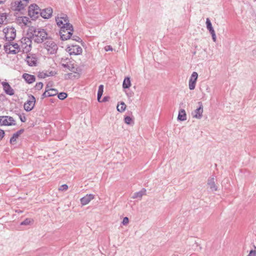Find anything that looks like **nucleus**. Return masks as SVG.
Returning <instances> with one entry per match:
<instances>
[{
    "label": "nucleus",
    "mask_w": 256,
    "mask_h": 256,
    "mask_svg": "<svg viewBox=\"0 0 256 256\" xmlns=\"http://www.w3.org/2000/svg\"><path fill=\"white\" fill-rule=\"evenodd\" d=\"M32 34L34 41L38 44L42 43L44 40L48 39L47 32L42 28H34L32 31Z\"/></svg>",
    "instance_id": "nucleus-1"
},
{
    "label": "nucleus",
    "mask_w": 256,
    "mask_h": 256,
    "mask_svg": "<svg viewBox=\"0 0 256 256\" xmlns=\"http://www.w3.org/2000/svg\"><path fill=\"white\" fill-rule=\"evenodd\" d=\"M74 31L72 24H68L67 26H62L60 30V35L62 40H66L72 36Z\"/></svg>",
    "instance_id": "nucleus-2"
},
{
    "label": "nucleus",
    "mask_w": 256,
    "mask_h": 256,
    "mask_svg": "<svg viewBox=\"0 0 256 256\" xmlns=\"http://www.w3.org/2000/svg\"><path fill=\"white\" fill-rule=\"evenodd\" d=\"M32 40L28 37H24L20 40V48L24 53H28L32 49Z\"/></svg>",
    "instance_id": "nucleus-3"
},
{
    "label": "nucleus",
    "mask_w": 256,
    "mask_h": 256,
    "mask_svg": "<svg viewBox=\"0 0 256 256\" xmlns=\"http://www.w3.org/2000/svg\"><path fill=\"white\" fill-rule=\"evenodd\" d=\"M44 48L51 54H56L58 48L57 44L52 39L46 40L44 43Z\"/></svg>",
    "instance_id": "nucleus-4"
},
{
    "label": "nucleus",
    "mask_w": 256,
    "mask_h": 256,
    "mask_svg": "<svg viewBox=\"0 0 256 256\" xmlns=\"http://www.w3.org/2000/svg\"><path fill=\"white\" fill-rule=\"evenodd\" d=\"M3 32L6 40L8 41L13 40L16 36V30L13 27L8 26L3 30Z\"/></svg>",
    "instance_id": "nucleus-5"
},
{
    "label": "nucleus",
    "mask_w": 256,
    "mask_h": 256,
    "mask_svg": "<svg viewBox=\"0 0 256 256\" xmlns=\"http://www.w3.org/2000/svg\"><path fill=\"white\" fill-rule=\"evenodd\" d=\"M62 66L66 69L76 73L77 71V68H76V64H74V60H71L70 59L66 58L64 60L62 61Z\"/></svg>",
    "instance_id": "nucleus-6"
},
{
    "label": "nucleus",
    "mask_w": 256,
    "mask_h": 256,
    "mask_svg": "<svg viewBox=\"0 0 256 256\" xmlns=\"http://www.w3.org/2000/svg\"><path fill=\"white\" fill-rule=\"evenodd\" d=\"M40 11L41 10L37 4H32L28 8V15L32 18H36L40 14Z\"/></svg>",
    "instance_id": "nucleus-7"
},
{
    "label": "nucleus",
    "mask_w": 256,
    "mask_h": 256,
    "mask_svg": "<svg viewBox=\"0 0 256 256\" xmlns=\"http://www.w3.org/2000/svg\"><path fill=\"white\" fill-rule=\"evenodd\" d=\"M15 120L10 116H0V126H14Z\"/></svg>",
    "instance_id": "nucleus-8"
},
{
    "label": "nucleus",
    "mask_w": 256,
    "mask_h": 256,
    "mask_svg": "<svg viewBox=\"0 0 256 256\" xmlns=\"http://www.w3.org/2000/svg\"><path fill=\"white\" fill-rule=\"evenodd\" d=\"M36 102L34 96L30 95L28 100L24 104V108L26 112H30L34 108Z\"/></svg>",
    "instance_id": "nucleus-9"
},
{
    "label": "nucleus",
    "mask_w": 256,
    "mask_h": 256,
    "mask_svg": "<svg viewBox=\"0 0 256 256\" xmlns=\"http://www.w3.org/2000/svg\"><path fill=\"white\" fill-rule=\"evenodd\" d=\"M25 60L29 66H35L37 64L38 58L36 54H27Z\"/></svg>",
    "instance_id": "nucleus-10"
},
{
    "label": "nucleus",
    "mask_w": 256,
    "mask_h": 256,
    "mask_svg": "<svg viewBox=\"0 0 256 256\" xmlns=\"http://www.w3.org/2000/svg\"><path fill=\"white\" fill-rule=\"evenodd\" d=\"M27 6L26 2H22V0H18L12 4V8L14 10L20 11Z\"/></svg>",
    "instance_id": "nucleus-11"
},
{
    "label": "nucleus",
    "mask_w": 256,
    "mask_h": 256,
    "mask_svg": "<svg viewBox=\"0 0 256 256\" xmlns=\"http://www.w3.org/2000/svg\"><path fill=\"white\" fill-rule=\"evenodd\" d=\"M56 20L57 25L61 28L62 26H67L68 24H71L69 23V20L66 15H64L62 16L56 18Z\"/></svg>",
    "instance_id": "nucleus-12"
},
{
    "label": "nucleus",
    "mask_w": 256,
    "mask_h": 256,
    "mask_svg": "<svg viewBox=\"0 0 256 256\" xmlns=\"http://www.w3.org/2000/svg\"><path fill=\"white\" fill-rule=\"evenodd\" d=\"M68 50L71 55L74 54L75 55L80 54L82 52V48L78 45L72 44L71 46H68L67 48Z\"/></svg>",
    "instance_id": "nucleus-13"
},
{
    "label": "nucleus",
    "mask_w": 256,
    "mask_h": 256,
    "mask_svg": "<svg viewBox=\"0 0 256 256\" xmlns=\"http://www.w3.org/2000/svg\"><path fill=\"white\" fill-rule=\"evenodd\" d=\"M198 78V74L196 72H194L189 80L188 86L190 90H193L195 88L196 84Z\"/></svg>",
    "instance_id": "nucleus-14"
},
{
    "label": "nucleus",
    "mask_w": 256,
    "mask_h": 256,
    "mask_svg": "<svg viewBox=\"0 0 256 256\" xmlns=\"http://www.w3.org/2000/svg\"><path fill=\"white\" fill-rule=\"evenodd\" d=\"M206 27L208 30L209 31L210 33L212 35V39L214 42H216V33L214 30L212 26V22L209 18H207L206 19Z\"/></svg>",
    "instance_id": "nucleus-15"
},
{
    "label": "nucleus",
    "mask_w": 256,
    "mask_h": 256,
    "mask_svg": "<svg viewBox=\"0 0 256 256\" xmlns=\"http://www.w3.org/2000/svg\"><path fill=\"white\" fill-rule=\"evenodd\" d=\"M1 84L2 86L3 90L6 94L10 96L14 94V89L10 86L8 82H2Z\"/></svg>",
    "instance_id": "nucleus-16"
},
{
    "label": "nucleus",
    "mask_w": 256,
    "mask_h": 256,
    "mask_svg": "<svg viewBox=\"0 0 256 256\" xmlns=\"http://www.w3.org/2000/svg\"><path fill=\"white\" fill-rule=\"evenodd\" d=\"M198 104L199 107L194 110L192 114L193 118L200 119L202 117V114L203 112V106L201 102H199Z\"/></svg>",
    "instance_id": "nucleus-17"
},
{
    "label": "nucleus",
    "mask_w": 256,
    "mask_h": 256,
    "mask_svg": "<svg viewBox=\"0 0 256 256\" xmlns=\"http://www.w3.org/2000/svg\"><path fill=\"white\" fill-rule=\"evenodd\" d=\"M29 22V18L26 16H19L16 20V22L21 26H26Z\"/></svg>",
    "instance_id": "nucleus-18"
},
{
    "label": "nucleus",
    "mask_w": 256,
    "mask_h": 256,
    "mask_svg": "<svg viewBox=\"0 0 256 256\" xmlns=\"http://www.w3.org/2000/svg\"><path fill=\"white\" fill-rule=\"evenodd\" d=\"M52 14V9L51 8H48L41 10L40 16L44 18H49L51 17Z\"/></svg>",
    "instance_id": "nucleus-19"
},
{
    "label": "nucleus",
    "mask_w": 256,
    "mask_h": 256,
    "mask_svg": "<svg viewBox=\"0 0 256 256\" xmlns=\"http://www.w3.org/2000/svg\"><path fill=\"white\" fill-rule=\"evenodd\" d=\"M94 195L92 194H86V196L80 198V203L82 206H85L88 204L90 200L94 198Z\"/></svg>",
    "instance_id": "nucleus-20"
},
{
    "label": "nucleus",
    "mask_w": 256,
    "mask_h": 256,
    "mask_svg": "<svg viewBox=\"0 0 256 256\" xmlns=\"http://www.w3.org/2000/svg\"><path fill=\"white\" fill-rule=\"evenodd\" d=\"M208 184L210 187V188L212 191H216L218 188L215 184V178L214 176L210 177L208 180Z\"/></svg>",
    "instance_id": "nucleus-21"
},
{
    "label": "nucleus",
    "mask_w": 256,
    "mask_h": 256,
    "mask_svg": "<svg viewBox=\"0 0 256 256\" xmlns=\"http://www.w3.org/2000/svg\"><path fill=\"white\" fill-rule=\"evenodd\" d=\"M13 46L10 43L6 44L4 46V49L5 52L8 54H16L18 53V50L12 48Z\"/></svg>",
    "instance_id": "nucleus-22"
},
{
    "label": "nucleus",
    "mask_w": 256,
    "mask_h": 256,
    "mask_svg": "<svg viewBox=\"0 0 256 256\" xmlns=\"http://www.w3.org/2000/svg\"><path fill=\"white\" fill-rule=\"evenodd\" d=\"M22 78L28 83L32 84L36 80L35 76L28 74H24Z\"/></svg>",
    "instance_id": "nucleus-23"
},
{
    "label": "nucleus",
    "mask_w": 256,
    "mask_h": 256,
    "mask_svg": "<svg viewBox=\"0 0 256 256\" xmlns=\"http://www.w3.org/2000/svg\"><path fill=\"white\" fill-rule=\"evenodd\" d=\"M146 194V190L145 188H142L140 191L136 192L132 196V198L136 199L138 198L140 200L142 196Z\"/></svg>",
    "instance_id": "nucleus-24"
},
{
    "label": "nucleus",
    "mask_w": 256,
    "mask_h": 256,
    "mask_svg": "<svg viewBox=\"0 0 256 256\" xmlns=\"http://www.w3.org/2000/svg\"><path fill=\"white\" fill-rule=\"evenodd\" d=\"M178 120L180 121H184L186 120V114L184 110L180 109L179 110Z\"/></svg>",
    "instance_id": "nucleus-25"
},
{
    "label": "nucleus",
    "mask_w": 256,
    "mask_h": 256,
    "mask_svg": "<svg viewBox=\"0 0 256 256\" xmlns=\"http://www.w3.org/2000/svg\"><path fill=\"white\" fill-rule=\"evenodd\" d=\"M7 16L8 15L6 12L0 14V26L2 24H7Z\"/></svg>",
    "instance_id": "nucleus-26"
},
{
    "label": "nucleus",
    "mask_w": 256,
    "mask_h": 256,
    "mask_svg": "<svg viewBox=\"0 0 256 256\" xmlns=\"http://www.w3.org/2000/svg\"><path fill=\"white\" fill-rule=\"evenodd\" d=\"M130 86H131V82H130V78L128 77L125 78L123 81L122 88L124 89L128 88Z\"/></svg>",
    "instance_id": "nucleus-27"
},
{
    "label": "nucleus",
    "mask_w": 256,
    "mask_h": 256,
    "mask_svg": "<svg viewBox=\"0 0 256 256\" xmlns=\"http://www.w3.org/2000/svg\"><path fill=\"white\" fill-rule=\"evenodd\" d=\"M116 108L118 112H122L126 110V105L124 102H122L120 104H118Z\"/></svg>",
    "instance_id": "nucleus-28"
},
{
    "label": "nucleus",
    "mask_w": 256,
    "mask_h": 256,
    "mask_svg": "<svg viewBox=\"0 0 256 256\" xmlns=\"http://www.w3.org/2000/svg\"><path fill=\"white\" fill-rule=\"evenodd\" d=\"M47 90H48V93H49L48 96H53L58 94V91L54 88H50L48 86Z\"/></svg>",
    "instance_id": "nucleus-29"
},
{
    "label": "nucleus",
    "mask_w": 256,
    "mask_h": 256,
    "mask_svg": "<svg viewBox=\"0 0 256 256\" xmlns=\"http://www.w3.org/2000/svg\"><path fill=\"white\" fill-rule=\"evenodd\" d=\"M34 220L30 218H26L24 221L22 222L20 224L21 226H28L32 223Z\"/></svg>",
    "instance_id": "nucleus-30"
},
{
    "label": "nucleus",
    "mask_w": 256,
    "mask_h": 256,
    "mask_svg": "<svg viewBox=\"0 0 256 256\" xmlns=\"http://www.w3.org/2000/svg\"><path fill=\"white\" fill-rule=\"evenodd\" d=\"M68 96L66 93L64 92H60L58 94V97L60 100H63L65 99Z\"/></svg>",
    "instance_id": "nucleus-31"
},
{
    "label": "nucleus",
    "mask_w": 256,
    "mask_h": 256,
    "mask_svg": "<svg viewBox=\"0 0 256 256\" xmlns=\"http://www.w3.org/2000/svg\"><path fill=\"white\" fill-rule=\"evenodd\" d=\"M124 122L128 124H130L132 122V119L130 116H126L124 118Z\"/></svg>",
    "instance_id": "nucleus-32"
},
{
    "label": "nucleus",
    "mask_w": 256,
    "mask_h": 256,
    "mask_svg": "<svg viewBox=\"0 0 256 256\" xmlns=\"http://www.w3.org/2000/svg\"><path fill=\"white\" fill-rule=\"evenodd\" d=\"M18 137L15 135L14 134L10 139V142L12 144H14L16 141L17 138Z\"/></svg>",
    "instance_id": "nucleus-33"
},
{
    "label": "nucleus",
    "mask_w": 256,
    "mask_h": 256,
    "mask_svg": "<svg viewBox=\"0 0 256 256\" xmlns=\"http://www.w3.org/2000/svg\"><path fill=\"white\" fill-rule=\"evenodd\" d=\"M12 46H13V47H12L13 49L18 50V53L20 51V50H21L20 45H19L17 43H15V44H12Z\"/></svg>",
    "instance_id": "nucleus-34"
},
{
    "label": "nucleus",
    "mask_w": 256,
    "mask_h": 256,
    "mask_svg": "<svg viewBox=\"0 0 256 256\" xmlns=\"http://www.w3.org/2000/svg\"><path fill=\"white\" fill-rule=\"evenodd\" d=\"M75 77V75L72 73H68L64 74V78L66 80L71 79Z\"/></svg>",
    "instance_id": "nucleus-35"
},
{
    "label": "nucleus",
    "mask_w": 256,
    "mask_h": 256,
    "mask_svg": "<svg viewBox=\"0 0 256 256\" xmlns=\"http://www.w3.org/2000/svg\"><path fill=\"white\" fill-rule=\"evenodd\" d=\"M38 77L41 78H44L48 77V74L46 72H40L38 75Z\"/></svg>",
    "instance_id": "nucleus-36"
},
{
    "label": "nucleus",
    "mask_w": 256,
    "mask_h": 256,
    "mask_svg": "<svg viewBox=\"0 0 256 256\" xmlns=\"http://www.w3.org/2000/svg\"><path fill=\"white\" fill-rule=\"evenodd\" d=\"M43 84L41 82H39L36 84L35 88L37 90H40L42 88Z\"/></svg>",
    "instance_id": "nucleus-37"
},
{
    "label": "nucleus",
    "mask_w": 256,
    "mask_h": 256,
    "mask_svg": "<svg viewBox=\"0 0 256 256\" xmlns=\"http://www.w3.org/2000/svg\"><path fill=\"white\" fill-rule=\"evenodd\" d=\"M70 38L78 42H80L81 40V38L79 36H72V34Z\"/></svg>",
    "instance_id": "nucleus-38"
},
{
    "label": "nucleus",
    "mask_w": 256,
    "mask_h": 256,
    "mask_svg": "<svg viewBox=\"0 0 256 256\" xmlns=\"http://www.w3.org/2000/svg\"><path fill=\"white\" fill-rule=\"evenodd\" d=\"M68 188V186L66 184H64L62 185L58 188L60 190L64 191L67 190Z\"/></svg>",
    "instance_id": "nucleus-39"
},
{
    "label": "nucleus",
    "mask_w": 256,
    "mask_h": 256,
    "mask_svg": "<svg viewBox=\"0 0 256 256\" xmlns=\"http://www.w3.org/2000/svg\"><path fill=\"white\" fill-rule=\"evenodd\" d=\"M47 88H48V86L46 88L45 92L42 95V99L46 97H49L48 96L49 93H48V90H47Z\"/></svg>",
    "instance_id": "nucleus-40"
},
{
    "label": "nucleus",
    "mask_w": 256,
    "mask_h": 256,
    "mask_svg": "<svg viewBox=\"0 0 256 256\" xmlns=\"http://www.w3.org/2000/svg\"><path fill=\"white\" fill-rule=\"evenodd\" d=\"M19 118L22 122H25L26 121V118L24 114H18Z\"/></svg>",
    "instance_id": "nucleus-41"
},
{
    "label": "nucleus",
    "mask_w": 256,
    "mask_h": 256,
    "mask_svg": "<svg viewBox=\"0 0 256 256\" xmlns=\"http://www.w3.org/2000/svg\"><path fill=\"white\" fill-rule=\"evenodd\" d=\"M128 222H129L128 218V217H124L122 222V224L123 225H126L127 224H128Z\"/></svg>",
    "instance_id": "nucleus-42"
},
{
    "label": "nucleus",
    "mask_w": 256,
    "mask_h": 256,
    "mask_svg": "<svg viewBox=\"0 0 256 256\" xmlns=\"http://www.w3.org/2000/svg\"><path fill=\"white\" fill-rule=\"evenodd\" d=\"M47 72L48 77L50 76H54L56 74V72L54 71H48L46 72Z\"/></svg>",
    "instance_id": "nucleus-43"
},
{
    "label": "nucleus",
    "mask_w": 256,
    "mask_h": 256,
    "mask_svg": "<svg viewBox=\"0 0 256 256\" xmlns=\"http://www.w3.org/2000/svg\"><path fill=\"white\" fill-rule=\"evenodd\" d=\"M24 132V129H20V130H18V131H17L14 134L15 135H16V136H18V137H19Z\"/></svg>",
    "instance_id": "nucleus-44"
},
{
    "label": "nucleus",
    "mask_w": 256,
    "mask_h": 256,
    "mask_svg": "<svg viewBox=\"0 0 256 256\" xmlns=\"http://www.w3.org/2000/svg\"><path fill=\"white\" fill-rule=\"evenodd\" d=\"M103 92H104V86L102 84H100L98 86V92L103 94Z\"/></svg>",
    "instance_id": "nucleus-45"
},
{
    "label": "nucleus",
    "mask_w": 256,
    "mask_h": 256,
    "mask_svg": "<svg viewBox=\"0 0 256 256\" xmlns=\"http://www.w3.org/2000/svg\"><path fill=\"white\" fill-rule=\"evenodd\" d=\"M248 256H256V251L255 250H251Z\"/></svg>",
    "instance_id": "nucleus-46"
},
{
    "label": "nucleus",
    "mask_w": 256,
    "mask_h": 256,
    "mask_svg": "<svg viewBox=\"0 0 256 256\" xmlns=\"http://www.w3.org/2000/svg\"><path fill=\"white\" fill-rule=\"evenodd\" d=\"M104 50L106 52L108 51H112V48L110 46H106L104 47Z\"/></svg>",
    "instance_id": "nucleus-47"
},
{
    "label": "nucleus",
    "mask_w": 256,
    "mask_h": 256,
    "mask_svg": "<svg viewBox=\"0 0 256 256\" xmlns=\"http://www.w3.org/2000/svg\"><path fill=\"white\" fill-rule=\"evenodd\" d=\"M4 130L0 129V140H2V138H4Z\"/></svg>",
    "instance_id": "nucleus-48"
},
{
    "label": "nucleus",
    "mask_w": 256,
    "mask_h": 256,
    "mask_svg": "<svg viewBox=\"0 0 256 256\" xmlns=\"http://www.w3.org/2000/svg\"><path fill=\"white\" fill-rule=\"evenodd\" d=\"M102 95V94L98 92V94H97V98H98V100L99 102H100V100L101 99Z\"/></svg>",
    "instance_id": "nucleus-49"
},
{
    "label": "nucleus",
    "mask_w": 256,
    "mask_h": 256,
    "mask_svg": "<svg viewBox=\"0 0 256 256\" xmlns=\"http://www.w3.org/2000/svg\"><path fill=\"white\" fill-rule=\"evenodd\" d=\"M108 96H104L100 102H106L108 100Z\"/></svg>",
    "instance_id": "nucleus-50"
},
{
    "label": "nucleus",
    "mask_w": 256,
    "mask_h": 256,
    "mask_svg": "<svg viewBox=\"0 0 256 256\" xmlns=\"http://www.w3.org/2000/svg\"><path fill=\"white\" fill-rule=\"evenodd\" d=\"M116 4L118 6L119 4H122V1L120 0H117L116 2Z\"/></svg>",
    "instance_id": "nucleus-51"
},
{
    "label": "nucleus",
    "mask_w": 256,
    "mask_h": 256,
    "mask_svg": "<svg viewBox=\"0 0 256 256\" xmlns=\"http://www.w3.org/2000/svg\"><path fill=\"white\" fill-rule=\"evenodd\" d=\"M22 0V2H26V4H28L30 0Z\"/></svg>",
    "instance_id": "nucleus-52"
},
{
    "label": "nucleus",
    "mask_w": 256,
    "mask_h": 256,
    "mask_svg": "<svg viewBox=\"0 0 256 256\" xmlns=\"http://www.w3.org/2000/svg\"><path fill=\"white\" fill-rule=\"evenodd\" d=\"M4 2V1H2V0H0V4H3Z\"/></svg>",
    "instance_id": "nucleus-53"
},
{
    "label": "nucleus",
    "mask_w": 256,
    "mask_h": 256,
    "mask_svg": "<svg viewBox=\"0 0 256 256\" xmlns=\"http://www.w3.org/2000/svg\"><path fill=\"white\" fill-rule=\"evenodd\" d=\"M253 0L254 1V2H256V0Z\"/></svg>",
    "instance_id": "nucleus-54"
}]
</instances>
